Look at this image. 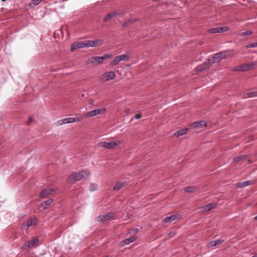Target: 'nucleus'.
Wrapping results in <instances>:
<instances>
[{"instance_id":"nucleus-1","label":"nucleus","mask_w":257,"mask_h":257,"mask_svg":"<svg viewBox=\"0 0 257 257\" xmlns=\"http://www.w3.org/2000/svg\"><path fill=\"white\" fill-rule=\"evenodd\" d=\"M102 44V41L98 39L95 41L86 40L75 43L71 46L70 49L73 51L75 49L82 48L84 47H95L97 45H100Z\"/></svg>"},{"instance_id":"nucleus-2","label":"nucleus","mask_w":257,"mask_h":257,"mask_svg":"<svg viewBox=\"0 0 257 257\" xmlns=\"http://www.w3.org/2000/svg\"><path fill=\"white\" fill-rule=\"evenodd\" d=\"M89 175V172L87 170L76 172L69 176L68 182L70 184H73L75 182L80 180L82 178L88 177Z\"/></svg>"},{"instance_id":"nucleus-3","label":"nucleus","mask_w":257,"mask_h":257,"mask_svg":"<svg viewBox=\"0 0 257 257\" xmlns=\"http://www.w3.org/2000/svg\"><path fill=\"white\" fill-rule=\"evenodd\" d=\"M215 58L217 62H219L222 59L228 58L232 55L231 52L230 50H226L216 53Z\"/></svg>"},{"instance_id":"nucleus-4","label":"nucleus","mask_w":257,"mask_h":257,"mask_svg":"<svg viewBox=\"0 0 257 257\" xmlns=\"http://www.w3.org/2000/svg\"><path fill=\"white\" fill-rule=\"evenodd\" d=\"M120 144L119 141H112L110 142H103L99 143L98 145L105 149H113Z\"/></svg>"},{"instance_id":"nucleus-5","label":"nucleus","mask_w":257,"mask_h":257,"mask_svg":"<svg viewBox=\"0 0 257 257\" xmlns=\"http://www.w3.org/2000/svg\"><path fill=\"white\" fill-rule=\"evenodd\" d=\"M129 60V57L126 54H122L117 56L110 62L111 66H114L118 64L120 61H127Z\"/></svg>"},{"instance_id":"nucleus-6","label":"nucleus","mask_w":257,"mask_h":257,"mask_svg":"<svg viewBox=\"0 0 257 257\" xmlns=\"http://www.w3.org/2000/svg\"><path fill=\"white\" fill-rule=\"evenodd\" d=\"M115 77V74L113 71L104 72L100 76V78L102 81H107L113 79Z\"/></svg>"},{"instance_id":"nucleus-7","label":"nucleus","mask_w":257,"mask_h":257,"mask_svg":"<svg viewBox=\"0 0 257 257\" xmlns=\"http://www.w3.org/2000/svg\"><path fill=\"white\" fill-rule=\"evenodd\" d=\"M110 57L111 55L109 54H105L101 57H93L91 59L90 63L92 64H100L102 63L104 60L110 58Z\"/></svg>"},{"instance_id":"nucleus-8","label":"nucleus","mask_w":257,"mask_h":257,"mask_svg":"<svg viewBox=\"0 0 257 257\" xmlns=\"http://www.w3.org/2000/svg\"><path fill=\"white\" fill-rule=\"evenodd\" d=\"M38 242L39 239L36 237H34L32 240L24 243L22 246V248L24 249H28L37 245L38 244Z\"/></svg>"},{"instance_id":"nucleus-9","label":"nucleus","mask_w":257,"mask_h":257,"mask_svg":"<svg viewBox=\"0 0 257 257\" xmlns=\"http://www.w3.org/2000/svg\"><path fill=\"white\" fill-rule=\"evenodd\" d=\"M105 110L106 109L104 108L96 109L87 112V113L86 114V116L88 117H93L104 112L105 111Z\"/></svg>"},{"instance_id":"nucleus-10","label":"nucleus","mask_w":257,"mask_h":257,"mask_svg":"<svg viewBox=\"0 0 257 257\" xmlns=\"http://www.w3.org/2000/svg\"><path fill=\"white\" fill-rule=\"evenodd\" d=\"M227 30L228 28L227 27H221L209 29L208 30V32L209 33L215 34L218 33H222L226 31Z\"/></svg>"},{"instance_id":"nucleus-11","label":"nucleus","mask_w":257,"mask_h":257,"mask_svg":"<svg viewBox=\"0 0 257 257\" xmlns=\"http://www.w3.org/2000/svg\"><path fill=\"white\" fill-rule=\"evenodd\" d=\"M37 223L36 218H30L28 220H27L25 223H23L22 225V227L26 229H28L30 227H31L33 225H35Z\"/></svg>"},{"instance_id":"nucleus-12","label":"nucleus","mask_w":257,"mask_h":257,"mask_svg":"<svg viewBox=\"0 0 257 257\" xmlns=\"http://www.w3.org/2000/svg\"><path fill=\"white\" fill-rule=\"evenodd\" d=\"M206 125V123L204 121H198L192 123L191 126L195 129H199Z\"/></svg>"},{"instance_id":"nucleus-13","label":"nucleus","mask_w":257,"mask_h":257,"mask_svg":"<svg viewBox=\"0 0 257 257\" xmlns=\"http://www.w3.org/2000/svg\"><path fill=\"white\" fill-rule=\"evenodd\" d=\"M216 204L215 203H211L201 207V211L203 212H207L215 208Z\"/></svg>"},{"instance_id":"nucleus-14","label":"nucleus","mask_w":257,"mask_h":257,"mask_svg":"<svg viewBox=\"0 0 257 257\" xmlns=\"http://www.w3.org/2000/svg\"><path fill=\"white\" fill-rule=\"evenodd\" d=\"M113 216V213H109L106 214H104L103 215H99L97 217V220L98 221H105L110 218H111Z\"/></svg>"},{"instance_id":"nucleus-15","label":"nucleus","mask_w":257,"mask_h":257,"mask_svg":"<svg viewBox=\"0 0 257 257\" xmlns=\"http://www.w3.org/2000/svg\"><path fill=\"white\" fill-rule=\"evenodd\" d=\"M53 189L51 188H46L43 189L40 194V197L42 198H46L48 195L52 194Z\"/></svg>"},{"instance_id":"nucleus-16","label":"nucleus","mask_w":257,"mask_h":257,"mask_svg":"<svg viewBox=\"0 0 257 257\" xmlns=\"http://www.w3.org/2000/svg\"><path fill=\"white\" fill-rule=\"evenodd\" d=\"M210 67L208 61L204 62L201 65L198 66L197 69V72H201L207 69H208Z\"/></svg>"},{"instance_id":"nucleus-17","label":"nucleus","mask_w":257,"mask_h":257,"mask_svg":"<svg viewBox=\"0 0 257 257\" xmlns=\"http://www.w3.org/2000/svg\"><path fill=\"white\" fill-rule=\"evenodd\" d=\"M74 120H75L74 119V118H73V117H68V118H65L62 119L61 120H58L57 121V123L58 125H61L63 124L74 122Z\"/></svg>"},{"instance_id":"nucleus-18","label":"nucleus","mask_w":257,"mask_h":257,"mask_svg":"<svg viewBox=\"0 0 257 257\" xmlns=\"http://www.w3.org/2000/svg\"><path fill=\"white\" fill-rule=\"evenodd\" d=\"M223 242V240H222V239H220L210 241L208 243V246L209 247H215L216 245H219V244H221Z\"/></svg>"},{"instance_id":"nucleus-19","label":"nucleus","mask_w":257,"mask_h":257,"mask_svg":"<svg viewBox=\"0 0 257 257\" xmlns=\"http://www.w3.org/2000/svg\"><path fill=\"white\" fill-rule=\"evenodd\" d=\"M243 98H247L257 96V91H250L243 93L242 94Z\"/></svg>"},{"instance_id":"nucleus-20","label":"nucleus","mask_w":257,"mask_h":257,"mask_svg":"<svg viewBox=\"0 0 257 257\" xmlns=\"http://www.w3.org/2000/svg\"><path fill=\"white\" fill-rule=\"evenodd\" d=\"M256 65H257V62H252L250 63H246L244 64L245 71H247L252 69Z\"/></svg>"},{"instance_id":"nucleus-21","label":"nucleus","mask_w":257,"mask_h":257,"mask_svg":"<svg viewBox=\"0 0 257 257\" xmlns=\"http://www.w3.org/2000/svg\"><path fill=\"white\" fill-rule=\"evenodd\" d=\"M188 130V129L187 128L180 130L174 133V136L176 137H179L180 136H183L187 133Z\"/></svg>"},{"instance_id":"nucleus-22","label":"nucleus","mask_w":257,"mask_h":257,"mask_svg":"<svg viewBox=\"0 0 257 257\" xmlns=\"http://www.w3.org/2000/svg\"><path fill=\"white\" fill-rule=\"evenodd\" d=\"M178 216L177 215H172L170 216H167L163 219L164 222H171L177 218Z\"/></svg>"},{"instance_id":"nucleus-23","label":"nucleus","mask_w":257,"mask_h":257,"mask_svg":"<svg viewBox=\"0 0 257 257\" xmlns=\"http://www.w3.org/2000/svg\"><path fill=\"white\" fill-rule=\"evenodd\" d=\"M53 201V199H49L45 201H44L43 202H42L41 204V207L44 208V209H46L47 206L50 205Z\"/></svg>"},{"instance_id":"nucleus-24","label":"nucleus","mask_w":257,"mask_h":257,"mask_svg":"<svg viewBox=\"0 0 257 257\" xmlns=\"http://www.w3.org/2000/svg\"><path fill=\"white\" fill-rule=\"evenodd\" d=\"M252 183H253L252 181L247 180V181H244L242 182L238 183L237 184V186L239 187L243 188V187H246V186L251 184Z\"/></svg>"},{"instance_id":"nucleus-25","label":"nucleus","mask_w":257,"mask_h":257,"mask_svg":"<svg viewBox=\"0 0 257 257\" xmlns=\"http://www.w3.org/2000/svg\"><path fill=\"white\" fill-rule=\"evenodd\" d=\"M117 15V13L116 12H112L111 13H109L107 15V16L103 18V22H106L109 20L111 19L114 16H115Z\"/></svg>"},{"instance_id":"nucleus-26","label":"nucleus","mask_w":257,"mask_h":257,"mask_svg":"<svg viewBox=\"0 0 257 257\" xmlns=\"http://www.w3.org/2000/svg\"><path fill=\"white\" fill-rule=\"evenodd\" d=\"M136 239V237L134 236H131L129 238H127L123 240V242L124 244H128L129 243L134 241Z\"/></svg>"},{"instance_id":"nucleus-27","label":"nucleus","mask_w":257,"mask_h":257,"mask_svg":"<svg viewBox=\"0 0 257 257\" xmlns=\"http://www.w3.org/2000/svg\"><path fill=\"white\" fill-rule=\"evenodd\" d=\"M196 190L195 187L189 186L185 189V191L189 193H193Z\"/></svg>"},{"instance_id":"nucleus-28","label":"nucleus","mask_w":257,"mask_h":257,"mask_svg":"<svg viewBox=\"0 0 257 257\" xmlns=\"http://www.w3.org/2000/svg\"><path fill=\"white\" fill-rule=\"evenodd\" d=\"M207 61L210 65L213 63L217 62L216 58H215V55L213 56L209 57L207 59Z\"/></svg>"},{"instance_id":"nucleus-29","label":"nucleus","mask_w":257,"mask_h":257,"mask_svg":"<svg viewBox=\"0 0 257 257\" xmlns=\"http://www.w3.org/2000/svg\"><path fill=\"white\" fill-rule=\"evenodd\" d=\"M233 70L235 71H245L244 64L236 67L235 68H234L233 69Z\"/></svg>"},{"instance_id":"nucleus-30","label":"nucleus","mask_w":257,"mask_h":257,"mask_svg":"<svg viewBox=\"0 0 257 257\" xmlns=\"http://www.w3.org/2000/svg\"><path fill=\"white\" fill-rule=\"evenodd\" d=\"M245 156H238L237 157H235L233 161L234 162H239L240 161L243 160V159H245Z\"/></svg>"},{"instance_id":"nucleus-31","label":"nucleus","mask_w":257,"mask_h":257,"mask_svg":"<svg viewBox=\"0 0 257 257\" xmlns=\"http://www.w3.org/2000/svg\"><path fill=\"white\" fill-rule=\"evenodd\" d=\"M98 189V186L95 184H91L89 187L90 191H95Z\"/></svg>"},{"instance_id":"nucleus-32","label":"nucleus","mask_w":257,"mask_h":257,"mask_svg":"<svg viewBox=\"0 0 257 257\" xmlns=\"http://www.w3.org/2000/svg\"><path fill=\"white\" fill-rule=\"evenodd\" d=\"M246 48L257 47V42L248 44L245 46Z\"/></svg>"},{"instance_id":"nucleus-33","label":"nucleus","mask_w":257,"mask_h":257,"mask_svg":"<svg viewBox=\"0 0 257 257\" xmlns=\"http://www.w3.org/2000/svg\"><path fill=\"white\" fill-rule=\"evenodd\" d=\"M123 186L122 183H118L113 187L114 190H118Z\"/></svg>"},{"instance_id":"nucleus-34","label":"nucleus","mask_w":257,"mask_h":257,"mask_svg":"<svg viewBox=\"0 0 257 257\" xmlns=\"http://www.w3.org/2000/svg\"><path fill=\"white\" fill-rule=\"evenodd\" d=\"M43 0H32L31 3L35 6L38 5Z\"/></svg>"},{"instance_id":"nucleus-35","label":"nucleus","mask_w":257,"mask_h":257,"mask_svg":"<svg viewBox=\"0 0 257 257\" xmlns=\"http://www.w3.org/2000/svg\"><path fill=\"white\" fill-rule=\"evenodd\" d=\"M252 34V32L251 31L248 30L244 32H243L241 33V36H246L248 35H250Z\"/></svg>"},{"instance_id":"nucleus-36","label":"nucleus","mask_w":257,"mask_h":257,"mask_svg":"<svg viewBox=\"0 0 257 257\" xmlns=\"http://www.w3.org/2000/svg\"><path fill=\"white\" fill-rule=\"evenodd\" d=\"M141 117V114H137L134 116V118H137V119L140 118Z\"/></svg>"},{"instance_id":"nucleus-37","label":"nucleus","mask_w":257,"mask_h":257,"mask_svg":"<svg viewBox=\"0 0 257 257\" xmlns=\"http://www.w3.org/2000/svg\"><path fill=\"white\" fill-rule=\"evenodd\" d=\"M74 119L75 120L74 121V122H75V121L78 122V121H81V119L80 118H79V117L74 118Z\"/></svg>"},{"instance_id":"nucleus-38","label":"nucleus","mask_w":257,"mask_h":257,"mask_svg":"<svg viewBox=\"0 0 257 257\" xmlns=\"http://www.w3.org/2000/svg\"><path fill=\"white\" fill-rule=\"evenodd\" d=\"M139 229H138V228H135V229H134V231L135 233H137V232L139 231Z\"/></svg>"},{"instance_id":"nucleus-39","label":"nucleus","mask_w":257,"mask_h":257,"mask_svg":"<svg viewBox=\"0 0 257 257\" xmlns=\"http://www.w3.org/2000/svg\"><path fill=\"white\" fill-rule=\"evenodd\" d=\"M255 158L256 159H257V153H256V154H255Z\"/></svg>"},{"instance_id":"nucleus-40","label":"nucleus","mask_w":257,"mask_h":257,"mask_svg":"<svg viewBox=\"0 0 257 257\" xmlns=\"http://www.w3.org/2000/svg\"><path fill=\"white\" fill-rule=\"evenodd\" d=\"M254 219H255V220H256V219H257V216H256L254 217Z\"/></svg>"},{"instance_id":"nucleus-41","label":"nucleus","mask_w":257,"mask_h":257,"mask_svg":"<svg viewBox=\"0 0 257 257\" xmlns=\"http://www.w3.org/2000/svg\"><path fill=\"white\" fill-rule=\"evenodd\" d=\"M2 1H3V2H4V1H5L6 0H2Z\"/></svg>"}]
</instances>
